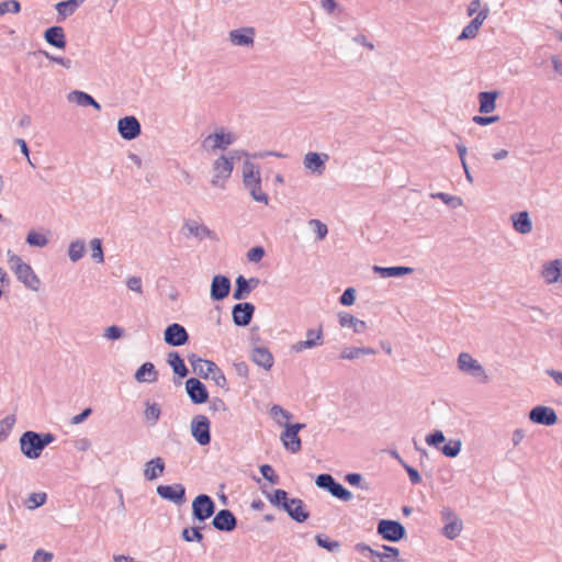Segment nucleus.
Here are the masks:
<instances>
[{
  "label": "nucleus",
  "instance_id": "nucleus-1",
  "mask_svg": "<svg viewBox=\"0 0 562 562\" xmlns=\"http://www.w3.org/2000/svg\"><path fill=\"white\" fill-rule=\"evenodd\" d=\"M269 502L286 512V514L296 522L305 521L310 513L305 509V505L300 498H289L288 492L284 490H274L272 494L267 496Z\"/></svg>",
  "mask_w": 562,
  "mask_h": 562
},
{
  "label": "nucleus",
  "instance_id": "nucleus-2",
  "mask_svg": "<svg viewBox=\"0 0 562 562\" xmlns=\"http://www.w3.org/2000/svg\"><path fill=\"white\" fill-rule=\"evenodd\" d=\"M55 440L50 432H36L27 430L19 439L20 449L23 456L29 459H37L43 450Z\"/></svg>",
  "mask_w": 562,
  "mask_h": 562
},
{
  "label": "nucleus",
  "instance_id": "nucleus-3",
  "mask_svg": "<svg viewBox=\"0 0 562 562\" xmlns=\"http://www.w3.org/2000/svg\"><path fill=\"white\" fill-rule=\"evenodd\" d=\"M241 156L248 157V153L245 150H234L229 155H221L216 158L212 164V186L224 189L225 181L234 170V159H239Z\"/></svg>",
  "mask_w": 562,
  "mask_h": 562
},
{
  "label": "nucleus",
  "instance_id": "nucleus-4",
  "mask_svg": "<svg viewBox=\"0 0 562 562\" xmlns=\"http://www.w3.org/2000/svg\"><path fill=\"white\" fill-rule=\"evenodd\" d=\"M237 139V136L232 131L225 127H218L213 133L205 136L201 142V147L207 153H215L216 150H226Z\"/></svg>",
  "mask_w": 562,
  "mask_h": 562
},
{
  "label": "nucleus",
  "instance_id": "nucleus-5",
  "mask_svg": "<svg viewBox=\"0 0 562 562\" xmlns=\"http://www.w3.org/2000/svg\"><path fill=\"white\" fill-rule=\"evenodd\" d=\"M443 527L441 533L449 540H454L463 530V522L459 515L448 506H443L440 510Z\"/></svg>",
  "mask_w": 562,
  "mask_h": 562
},
{
  "label": "nucleus",
  "instance_id": "nucleus-6",
  "mask_svg": "<svg viewBox=\"0 0 562 562\" xmlns=\"http://www.w3.org/2000/svg\"><path fill=\"white\" fill-rule=\"evenodd\" d=\"M376 532L383 540L391 542H397L406 536L405 527L400 521L391 519H381Z\"/></svg>",
  "mask_w": 562,
  "mask_h": 562
},
{
  "label": "nucleus",
  "instance_id": "nucleus-7",
  "mask_svg": "<svg viewBox=\"0 0 562 562\" xmlns=\"http://www.w3.org/2000/svg\"><path fill=\"white\" fill-rule=\"evenodd\" d=\"M457 366L461 372L467 373L473 378H477L484 383L488 379L483 366L469 352H461L458 356Z\"/></svg>",
  "mask_w": 562,
  "mask_h": 562
},
{
  "label": "nucleus",
  "instance_id": "nucleus-8",
  "mask_svg": "<svg viewBox=\"0 0 562 562\" xmlns=\"http://www.w3.org/2000/svg\"><path fill=\"white\" fill-rule=\"evenodd\" d=\"M306 339L299 340L291 346V351L294 353L303 352L307 349L319 347L324 344V330L319 325L317 328H310L305 333Z\"/></svg>",
  "mask_w": 562,
  "mask_h": 562
},
{
  "label": "nucleus",
  "instance_id": "nucleus-9",
  "mask_svg": "<svg viewBox=\"0 0 562 562\" xmlns=\"http://www.w3.org/2000/svg\"><path fill=\"white\" fill-rule=\"evenodd\" d=\"M191 435L201 446L211 442L210 420L204 415H196L191 420Z\"/></svg>",
  "mask_w": 562,
  "mask_h": 562
},
{
  "label": "nucleus",
  "instance_id": "nucleus-10",
  "mask_svg": "<svg viewBox=\"0 0 562 562\" xmlns=\"http://www.w3.org/2000/svg\"><path fill=\"white\" fill-rule=\"evenodd\" d=\"M215 512V503L206 494L198 495L192 502V515L199 521L210 518Z\"/></svg>",
  "mask_w": 562,
  "mask_h": 562
},
{
  "label": "nucleus",
  "instance_id": "nucleus-11",
  "mask_svg": "<svg viewBox=\"0 0 562 562\" xmlns=\"http://www.w3.org/2000/svg\"><path fill=\"white\" fill-rule=\"evenodd\" d=\"M117 131L121 137L125 140H133L142 133L140 123L133 116H124L117 122Z\"/></svg>",
  "mask_w": 562,
  "mask_h": 562
},
{
  "label": "nucleus",
  "instance_id": "nucleus-12",
  "mask_svg": "<svg viewBox=\"0 0 562 562\" xmlns=\"http://www.w3.org/2000/svg\"><path fill=\"white\" fill-rule=\"evenodd\" d=\"M164 339L167 345L179 347L188 342L189 334L182 325L173 323L166 327L164 331Z\"/></svg>",
  "mask_w": 562,
  "mask_h": 562
},
{
  "label": "nucleus",
  "instance_id": "nucleus-13",
  "mask_svg": "<svg viewBox=\"0 0 562 562\" xmlns=\"http://www.w3.org/2000/svg\"><path fill=\"white\" fill-rule=\"evenodd\" d=\"M186 391L193 404H203L209 400L206 386L196 378L186 381Z\"/></svg>",
  "mask_w": 562,
  "mask_h": 562
},
{
  "label": "nucleus",
  "instance_id": "nucleus-14",
  "mask_svg": "<svg viewBox=\"0 0 562 562\" xmlns=\"http://www.w3.org/2000/svg\"><path fill=\"white\" fill-rule=\"evenodd\" d=\"M488 14L490 9L487 5H485L483 10H481L477 15H475V18L467 26H464L461 34L458 36V41L475 38Z\"/></svg>",
  "mask_w": 562,
  "mask_h": 562
},
{
  "label": "nucleus",
  "instance_id": "nucleus-15",
  "mask_svg": "<svg viewBox=\"0 0 562 562\" xmlns=\"http://www.w3.org/2000/svg\"><path fill=\"white\" fill-rule=\"evenodd\" d=\"M255 313V305L248 302L237 303L233 306L232 317L236 326L245 327L249 325Z\"/></svg>",
  "mask_w": 562,
  "mask_h": 562
},
{
  "label": "nucleus",
  "instance_id": "nucleus-16",
  "mask_svg": "<svg viewBox=\"0 0 562 562\" xmlns=\"http://www.w3.org/2000/svg\"><path fill=\"white\" fill-rule=\"evenodd\" d=\"M540 276L547 284L562 283V259L544 262Z\"/></svg>",
  "mask_w": 562,
  "mask_h": 562
},
{
  "label": "nucleus",
  "instance_id": "nucleus-17",
  "mask_svg": "<svg viewBox=\"0 0 562 562\" xmlns=\"http://www.w3.org/2000/svg\"><path fill=\"white\" fill-rule=\"evenodd\" d=\"M156 492L161 498L177 505L186 502V488L181 484L158 485Z\"/></svg>",
  "mask_w": 562,
  "mask_h": 562
},
{
  "label": "nucleus",
  "instance_id": "nucleus-18",
  "mask_svg": "<svg viewBox=\"0 0 562 562\" xmlns=\"http://www.w3.org/2000/svg\"><path fill=\"white\" fill-rule=\"evenodd\" d=\"M255 29L250 26L232 30L228 33L231 43L235 46L252 47L255 43Z\"/></svg>",
  "mask_w": 562,
  "mask_h": 562
},
{
  "label": "nucleus",
  "instance_id": "nucleus-19",
  "mask_svg": "<svg viewBox=\"0 0 562 562\" xmlns=\"http://www.w3.org/2000/svg\"><path fill=\"white\" fill-rule=\"evenodd\" d=\"M328 155L325 153L308 151L303 158V166L313 175L321 176L325 170V164Z\"/></svg>",
  "mask_w": 562,
  "mask_h": 562
},
{
  "label": "nucleus",
  "instance_id": "nucleus-20",
  "mask_svg": "<svg viewBox=\"0 0 562 562\" xmlns=\"http://www.w3.org/2000/svg\"><path fill=\"white\" fill-rule=\"evenodd\" d=\"M14 274L25 288L35 292L40 290L41 280L29 263L16 267Z\"/></svg>",
  "mask_w": 562,
  "mask_h": 562
},
{
  "label": "nucleus",
  "instance_id": "nucleus-21",
  "mask_svg": "<svg viewBox=\"0 0 562 562\" xmlns=\"http://www.w3.org/2000/svg\"><path fill=\"white\" fill-rule=\"evenodd\" d=\"M529 418L532 423L552 426L557 423L558 416L553 408L548 406H536L529 413Z\"/></svg>",
  "mask_w": 562,
  "mask_h": 562
},
{
  "label": "nucleus",
  "instance_id": "nucleus-22",
  "mask_svg": "<svg viewBox=\"0 0 562 562\" xmlns=\"http://www.w3.org/2000/svg\"><path fill=\"white\" fill-rule=\"evenodd\" d=\"M231 291V280L226 276L216 274L211 282L210 295L214 301L224 300Z\"/></svg>",
  "mask_w": 562,
  "mask_h": 562
},
{
  "label": "nucleus",
  "instance_id": "nucleus-23",
  "mask_svg": "<svg viewBox=\"0 0 562 562\" xmlns=\"http://www.w3.org/2000/svg\"><path fill=\"white\" fill-rule=\"evenodd\" d=\"M188 361L192 367V371L203 379H207L211 375L212 371L216 369L215 362L202 359L195 353H190L188 356Z\"/></svg>",
  "mask_w": 562,
  "mask_h": 562
},
{
  "label": "nucleus",
  "instance_id": "nucleus-24",
  "mask_svg": "<svg viewBox=\"0 0 562 562\" xmlns=\"http://www.w3.org/2000/svg\"><path fill=\"white\" fill-rule=\"evenodd\" d=\"M212 525L220 531L229 532L237 526V519L229 509H221L213 517Z\"/></svg>",
  "mask_w": 562,
  "mask_h": 562
},
{
  "label": "nucleus",
  "instance_id": "nucleus-25",
  "mask_svg": "<svg viewBox=\"0 0 562 562\" xmlns=\"http://www.w3.org/2000/svg\"><path fill=\"white\" fill-rule=\"evenodd\" d=\"M251 361L258 367L269 371L274 363V358L272 353L266 347H254L250 352Z\"/></svg>",
  "mask_w": 562,
  "mask_h": 562
},
{
  "label": "nucleus",
  "instance_id": "nucleus-26",
  "mask_svg": "<svg viewBox=\"0 0 562 562\" xmlns=\"http://www.w3.org/2000/svg\"><path fill=\"white\" fill-rule=\"evenodd\" d=\"M510 220L513 222V227L517 233L526 235L532 231V221L527 211L512 214Z\"/></svg>",
  "mask_w": 562,
  "mask_h": 562
},
{
  "label": "nucleus",
  "instance_id": "nucleus-27",
  "mask_svg": "<svg viewBox=\"0 0 562 562\" xmlns=\"http://www.w3.org/2000/svg\"><path fill=\"white\" fill-rule=\"evenodd\" d=\"M67 100L70 103H75L79 106H92L97 111L101 110V105L90 94L80 90L70 91L67 94Z\"/></svg>",
  "mask_w": 562,
  "mask_h": 562
},
{
  "label": "nucleus",
  "instance_id": "nucleus-28",
  "mask_svg": "<svg viewBox=\"0 0 562 562\" xmlns=\"http://www.w3.org/2000/svg\"><path fill=\"white\" fill-rule=\"evenodd\" d=\"M45 41L56 47L64 49L66 47V35L61 26H50L44 32Z\"/></svg>",
  "mask_w": 562,
  "mask_h": 562
},
{
  "label": "nucleus",
  "instance_id": "nucleus-29",
  "mask_svg": "<svg viewBox=\"0 0 562 562\" xmlns=\"http://www.w3.org/2000/svg\"><path fill=\"white\" fill-rule=\"evenodd\" d=\"M339 325L344 328H352L356 334H362L367 329V324L350 313L340 312L338 313Z\"/></svg>",
  "mask_w": 562,
  "mask_h": 562
},
{
  "label": "nucleus",
  "instance_id": "nucleus-30",
  "mask_svg": "<svg viewBox=\"0 0 562 562\" xmlns=\"http://www.w3.org/2000/svg\"><path fill=\"white\" fill-rule=\"evenodd\" d=\"M184 228L190 235L199 238L200 240L209 238L211 240H217L218 237L214 231H211L207 226L198 224L194 221H189L184 224Z\"/></svg>",
  "mask_w": 562,
  "mask_h": 562
},
{
  "label": "nucleus",
  "instance_id": "nucleus-31",
  "mask_svg": "<svg viewBox=\"0 0 562 562\" xmlns=\"http://www.w3.org/2000/svg\"><path fill=\"white\" fill-rule=\"evenodd\" d=\"M283 427H284V430L281 432L280 439H281L284 448L292 453L299 452L302 448V443H301V439H300L299 435L295 434L294 431L290 430L286 426H283Z\"/></svg>",
  "mask_w": 562,
  "mask_h": 562
},
{
  "label": "nucleus",
  "instance_id": "nucleus-32",
  "mask_svg": "<svg viewBox=\"0 0 562 562\" xmlns=\"http://www.w3.org/2000/svg\"><path fill=\"white\" fill-rule=\"evenodd\" d=\"M85 1L86 0H66L56 3L55 9L58 14L57 21H64L68 16L72 15Z\"/></svg>",
  "mask_w": 562,
  "mask_h": 562
},
{
  "label": "nucleus",
  "instance_id": "nucleus-33",
  "mask_svg": "<svg viewBox=\"0 0 562 562\" xmlns=\"http://www.w3.org/2000/svg\"><path fill=\"white\" fill-rule=\"evenodd\" d=\"M134 376L139 383H153L157 381L158 372L151 362H145L137 369Z\"/></svg>",
  "mask_w": 562,
  "mask_h": 562
},
{
  "label": "nucleus",
  "instance_id": "nucleus-34",
  "mask_svg": "<svg viewBox=\"0 0 562 562\" xmlns=\"http://www.w3.org/2000/svg\"><path fill=\"white\" fill-rule=\"evenodd\" d=\"M165 471V462L162 458L157 457L145 463L144 476L148 481L158 479Z\"/></svg>",
  "mask_w": 562,
  "mask_h": 562
},
{
  "label": "nucleus",
  "instance_id": "nucleus-35",
  "mask_svg": "<svg viewBox=\"0 0 562 562\" xmlns=\"http://www.w3.org/2000/svg\"><path fill=\"white\" fill-rule=\"evenodd\" d=\"M498 97V92L496 91H483L479 93L480 108L479 111L481 113H491L496 108V99Z\"/></svg>",
  "mask_w": 562,
  "mask_h": 562
},
{
  "label": "nucleus",
  "instance_id": "nucleus-36",
  "mask_svg": "<svg viewBox=\"0 0 562 562\" xmlns=\"http://www.w3.org/2000/svg\"><path fill=\"white\" fill-rule=\"evenodd\" d=\"M373 271L382 278L402 277L413 273L414 269L411 267H380L373 266Z\"/></svg>",
  "mask_w": 562,
  "mask_h": 562
},
{
  "label": "nucleus",
  "instance_id": "nucleus-37",
  "mask_svg": "<svg viewBox=\"0 0 562 562\" xmlns=\"http://www.w3.org/2000/svg\"><path fill=\"white\" fill-rule=\"evenodd\" d=\"M168 364L172 368L175 374L186 378L189 373L183 359L177 351H170L167 357Z\"/></svg>",
  "mask_w": 562,
  "mask_h": 562
},
{
  "label": "nucleus",
  "instance_id": "nucleus-38",
  "mask_svg": "<svg viewBox=\"0 0 562 562\" xmlns=\"http://www.w3.org/2000/svg\"><path fill=\"white\" fill-rule=\"evenodd\" d=\"M261 180L259 167L246 159L243 164V183L247 186Z\"/></svg>",
  "mask_w": 562,
  "mask_h": 562
},
{
  "label": "nucleus",
  "instance_id": "nucleus-39",
  "mask_svg": "<svg viewBox=\"0 0 562 562\" xmlns=\"http://www.w3.org/2000/svg\"><path fill=\"white\" fill-rule=\"evenodd\" d=\"M236 288L233 293V299L241 301L251 293L249 282L244 276H238L235 281Z\"/></svg>",
  "mask_w": 562,
  "mask_h": 562
},
{
  "label": "nucleus",
  "instance_id": "nucleus-40",
  "mask_svg": "<svg viewBox=\"0 0 562 562\" xmlns=\"http://www.w3.org/2000/svg\"><path fill=\"white\" fill-rule=\"evenodd\" d=\"M47 501V494L45 492L31 493L24 501V506L29 510H34L43 506Z\"/></svg>",
  "mask_w": 562,
  "mask_h": 562
},
{
  "label": "nucleus",
  "instance_id": "nucleus-41",
  "mask_svg": "<svg viewBox=\"0 0 562 562\" xmlns=\"http://www.w3.org/2000/svg\"><path fill=\"white\" fill-rule=\"evenodd\" d=\"M245 188L249 191V194L255 201L268 204L269 198L261 189V180L251 182L245 186Z\"/></svg>",
  "mask_w": 562,
  "mask_h": 562
},
{
  "label": "nucleus",
  "instance_id": "nucleus-42",
  "mask_svg": "<svg viewBox=\"0 0 562 562\" xmlns=\"http://www.w3.org/2000/svg\"><path fill=\"white\" fill-rule=\"evenodd\" d=\"M85 255V243L76 239L69 244L68 257L72 262L79 261Z\"/></svg>",
  "mask_w": 562,
  "mask_h": 562
},
{
  "label": "nucleus",
  "instance_id": "nucleus-43",
  "mask_svg": "<svg viewBox=\"0 0 562 562\" xmlns=\"http://www.w3.org/2000/svg\"><path fill=\"white\" fill-rule=\"evenodd\" d=\"M316 543L326 549L329 552H338L340 550V542L336 540H330L327 536L323 533H318L315 536Z\"/></svg>",
  "mask_w": 562,
  "mask_h": 562
},
{
  "label": "nucleus",
  "instance_id": "nucleus-44",
  "mask_svg": "<svg viewBox=\"0 0 562 562\" xmlns=\"http://www.w3.org/2000/svg\"><path fill=\"white\" fill-rule=\"evenodd\" d=\"M430 198L431 199H439V200H441L443 203H446L447 205H449L452 209H457V207H459V206H461L463 204V201H462V199L460 196L450 195V194L445 193V192L431 193Z\"/></svg>",
  "mask_w": 562,
  "mask_h": 562
},
{
  "label": "nucleus",
  "instance_id": "nucleus-45",
  "mask_svg": "<svg viewBox=\"0 0 562 562\" xmlns=\"http://www.w3.org/2000/svg\"><path fill=\"white\" fill-rule=\"evenodd\" d=\"M462 441L460 439H450L442 448L441 452L448 458H456L461 452Z\"/></svg>",
  "mask_w": 562,
  "mask_h": 562
},
{
  "label": "nucleus",
  "instance_id": "nucleus-46",
  "mask_svg": "<svg viewBox=\"0 0 562 562\" xmlns=\"http://www.w3.org/2000/svg\"><path fill=\"white\" fill-rule=\"evenodd\" d=\"M90 247H91V258L97 263H103L104 262V255H103L101 239L100 238H93L90 241Z\"/></svg>",
  "mask_w": 562,
  "mask_h": 562
},
{
  "label": "nucleus",
  "instance_id": "nucleus-47",
  "mask_svg": "<svg viewBox=\"0 0 562 562\" xmlns=\"http://www.w3.org/2000/svg\"><path fill=\"white\" fill-rule=\"evenodd\" d=\"M26 243L33 247H45L48 244V239L41 233L30 231L26 236Z\"/></svg>",
  "mask_w": 562,
  "mask_h": 562
},
{
  "label": "nucleus",
  "instance_id": "nucleus-48",
  "mask_svg": "<svg viewBox=\"0 0 562 562\" xmlns=\"http://www.w3.org/2000/svg\"><path fill=\"white\" fill-rule=\"evenodd\" d=\"M330 495L336 497V498H338V499H340V501H344V502H349V501L352 499L351 492H349L347 488H345L337 481L334 483V485L331 487Z\"/></svg>",
  "mask_w": 562,
  "mask_h": 562
},
{
  "label": "nucleus",
  "instance_id": "nucleus-49",
  "mask_svg": "<svg viewBox=\"0 0 562 562\" xmlns=\"http://www.w3.org/2000/svg\"><path fill=\"white\" fill-rule=\"evenodd\" d=\"M383 549V559L382 562H403L400 559V550L395 547L391 546H382Z\"/></svg>",
  "mask_w": 562,
  "mask_h": 562
},
{
  "label": "nucleus",
  "instance_id": "nucleus-50",
  "mask_svg": "<svg viewBox=\"0 0 562 562\" xmlns=\"http://www.w3.org/2000/svg\"><path fill=\"white\" fill-rule=\"evenodd\" d=\"M335 482L336 480L330 474L327 473L317 475L315 480V484L317 487L326 490L329 493L331 492V487Z\"/></svg>",
  "mask_w": 562,
  "mask_h": 562
},
{
  "label": "nucleus",
  "instance_id": "nucleus-51",
  "mask_svg": "<svg viewBox=\"0 0 562 562\" xmlns=\"http://www.w3.org/2000/svg\"><path fill=\"white\" fill-rule=\"evenodd\" d=\"M308 226L313 228L317 240H323L328 233L327 226L319 220H311Z\"/></svg>",
  "mask_w": 562,
  "mask_h": 562
},
{
  "label": "nucleus",
  "instance_id": "nucleus-52",
  "mask_svg": "<svg viewBox=\"0 0 562 562\" xmlns=\"http://www.w3.org/2000/svg\"><path fill=\"white\" fill-rule=\"evenodd\" d=\"M21 11V4L18 0H7L0 2V16L5 13H19Z\"/></svg>",
  "mask_w": 562,
  "mask_h": 562
},
{
  "label": "nucleus",
  "instance_id": "nucleus-53",
  "mask_svg": "<svg viewBox=\"0 0 562 562\" xmlns=\"http://www.w3.org/2000/svg\"><path fill=\"white\" fill-rule=\"evenodd\" d=\"M182 538L187 542L198 541L201 542L203 539V535L200 529L196 527L184 528L182 530Z\"/></svg>",
  "mask_w": 562,
  "mask_h": 562
},
{
  "label": "nucleus",
  "instance_id": "nucleus-54",
  "mask_svg": "<svg viewBox=\"0 0 562 562\" xmlns=\"http://www.w3.org/2000/svg\"><path fill=\"white\" fill-rule=\"evenodd\" d=\"M270 413H271V416L276 419V422L280 425V426H283L284 424L282 423L281 418L283 419H291L292 418V414L285 409H283L281 406L279 405H273L270 409Z\"/></svg>",
  "mask_w": 562,
  "mask_h": 562
},
{
  "label": "nucleus",
  "instance_id": "nucleus-55",
  "mask_svg": "<svg viewBox=\"0 0 562 562\" xmlns=\"http://www.w3.org/2000/svg\"><path fill=\"white\" fill-rule=\"evenodd\" d=\"M160 416V407L157 403L148 404L145 409V417L153 425L157 423Z\"/></svg>",
  "mask_w": 562,
  "mask_h": 562
},
{
  "label": "nucleus",
  "instance_id": "nucleus-56",
  "mask_svg": "<svg viewBox=\"0 0 562 562\" xmlns=\"http://www.w3.org/2000/svg\"><path fill=\"white\" fill-rule=\"evenodd\" d=\"M425 441L428 446L438 448L440 443L446 441V437L441 430H436L427 435Z\"/></svg>",
  "mask_w": 562,
  "mask_h": 562
},
{
  "label": "nucleus",
  "instance_id": "nucleus-57",
  "mask_svg": "<svg viewBox=\"0 0 562 562\" xmlns=\"http://www.w3.org/2000/svg\"><path fill=\"white\" fill-rule=\"evenodd\" d=\"M345 480L350 484V485H356V486H359L361 490H366L368 491L369 490V484L367 482L363 481V477L361 474L359 473H348L346 476H345Z\"/></svg>",
  "mask_w": 562,
  "mask_h": 562
},
{
  "label": "nucleus",
  "instance_id": "nucleus-58",
  "mask_svg": "<svg viewBox=\"0 0 562 562\" xmlns=\"http://www.w3.org/2000/svg\"><path fill=\"white\" fill-rule=\"evenodd\" d=\"M126 286H127L128 290H131L132 292H134V293H136L138 295H143V293H144L143 282H142V279L139 277H130V278H127Z\"/></svg>",
  "mask_w": 562,
  "mask_h": 562
},
{
  "label": "nucleus",
  "instance_id": "nucleus-59",
  "mask_svg": "<svg viewBox=\"0 0 562 562\" xmlns=\"http://www.w3.org/2000/svg\"><path fill=\"white\" fill-rule=\"evenodd\" d=\"M211 375L212 380L218 387L224 389L226 391L228 390L226 376L217 366L216 369L212 371Z\"/></svg>",
  "mask_w": 562,
  "mask_h": 562
},
{
  "label": "nucleus",
  "instance_id": "nucleus-60",
  "mask_svg": "<svg viewBox=\"0 0 562 562\" xmlns=\"http://www.w3.org/2000/svg\"><path fill=\"white\" fill-rule=\"evenodd\" d=\"M340 359L355 360L361 357L360 347H345L340 352Z\"/></svg>",
  "mask_w": 562,
  "mask_h": 562
},
{
  "label": "nucleus",
  "instance_id": "nucleus-61",
  "mask_svg": "<svg viewBox=\"0 0 562 562\" xmlns=\"http://www.w3.org/2000/svg\"><path fill=\"white\" fill-rule=\"evenodd\" d=\"M16 418L14 415H8L0 422V435L7 436L13 426L15 425Z\"/></svg>",
  "mask_w": 562,
  "mask_h": 562
},
{
  "label": "nucleus",
  "instance_id": "nucleus-62",
  "mask_svg": "<svg viewBox=\"0 0 562 562\" xmlns=\"http://www.w3.org/2000/svg\"><path fill=\"white\" fill-rule=\"evenodd\" d=\"M260 473L272 484H277L279 482V476L274 473L273 469L269 464L261 465Z\"/></svg>",
  "mask_w": 562,
  "mask_h": 562
},
{
  "label": "nucleus",
  "instance_id": "nucleus-63",
  "mask_svg": "<svg viewBox=\"0 0 562 562\" xmlns=\"http://www.w3.org/2000/svg\"><path fill=\"white\" fill-rule=\"evenodd\" d=\"M356 301V290L353 288H348L341 294L339 302L342 305L349 306L352 305Z\"/></svg>",
  "mask_w": 562,
  "mask_h": 562
},
{
  "label": "nucleus",
  "instance_id": "nucleus-64",
  "mask_svg": "<svg viewBox=\"0 0 562 562\" xmlns=\"http://www.w3.org/2000/svg\"><path fill=\"white\" fill-rule=\"evenodd\" d=\"M53 558V553L37 549L33 555V562H52Z\"/></svg>",
  "mask_w": 562,
  "mask_h": 562
}]
</instances>
